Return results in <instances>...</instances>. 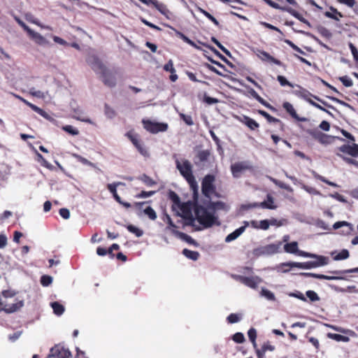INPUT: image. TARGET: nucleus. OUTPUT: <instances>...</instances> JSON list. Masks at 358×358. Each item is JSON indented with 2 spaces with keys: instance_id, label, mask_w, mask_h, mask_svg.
Masks as SVG:
<instances>
[{
  "instance_id": "34",
  "label": "nucleus",
  "mask_w": 358,
  "mask_h": 358,
  "mask_svg": "<svg viewBox=\"0 0 358 358\" xmlns=\"http://www.w3.org/2000/svg\"><path fill=\"white\" fill-rule=\"evenodd\" d=\"M153 6L164 15H166L169 12L166 6L163 3L159 2L157 0L155 1Z\"/></svg>"
},
{
  "instance_id": "5",
  "label": "nucleus",
  "mask_w": 358,
  "mask_h": 358,
  "mask_svg": "<svg viewBox=\"0 0 358 358\" xmlns=\"http://www.w3.org/2000/svg\"><path fill=\"white\" fill-rule=\"evenodd\" d=\"M329 273L338 275L336 276H331V275H327L324 274H318V273H302L301 275L307 277H313L317 279L320 280H344L345 279L343 276H341V275L345 274V273H358V267L347 269V270H336V271H329Z\"/></svg>"
},
{
  "instance_id": "51",
  "label": "nucleus",
  "mask_w": 358,
  "mask_h": 358,
  "mask_svg": "<svg viewBox=\"0 0 358 358\" xmlns=\"http://www.w3.org/2000/svg\"><path fill=\"white\" fill-rule=\"evenodd\" d=\"M308 342H310L315 348V352H318L320 350V345L319 340L315 337H307Z\"/></svg>"
},
{
  "instance_id": "20",
  "label": "nucleus",
  "mask_w": 358,
  "mask_h": 358,
  "mask_svg": "<svg viewBox=\"0 0 358 358\" xmlns=\"http://www.w3.org/2000/svg\"><path fill=\"white\" fill-rule=\"evenodd\" d=\"M89 63L93 71L100 74L107 69L102 62L96 56L92 57V59L89 61Z\"/></svg>"
},
{
  "instance_id": "23",
  "label": "nucleus",
  "mask_w": 358,
  "mask_h": 358,
  "mask_svg": "<svg viewBox=\"0 0 358 358\" xmlns=\"http://www.w3.org/2000/svg\"><path fill=\"white\" fill-rule=\"evenodd\" d=\"M240 122L247 126L250 130L255 131L259 129V124L255 120L247 115H243L241 118H240Z\"/></svg>"
},
{
  "instance_id": "26",
  "label": "nucleus",
  "mask_w": 358,
  "mask_h": 358,
  "mask_svg": "<svg viewBox=\"0 0 358 358\" xmlns=\"http://www.w3.org/2000/svg\"><path fill=\"white\" fill-rule=\"evenodd\" d=\"M285 11L289 13L290 15L298 19L300 22L307 24L308 27H310V22L303 17L301 14H300L298 11L294 9L287 7V8H285Z\"/></svg>"
},
{
  "instance_id": "31",
  "label": "nucleus",
  "mask_w": 358,
  "mask_h": 358,
  "mask_svg": "<svg viewBox=\"0 0 358 358\" xmlns=\"http://www.w3.org/2000/svg\"><path fill=\"white\" fill-rule=\"evenodd\" d=\"M51 307L53 309V312L55 314L57 315H61L64 312V307L63 305L59 303L57 301H55L51 303Z\"/></svg>"
},
{
  "instance_id": "14",
  "label": "nucleus",
  "mask_w": 358,
  "mask_h": 358,
  "mask_svg": "<svg viewBox=\"0 0 358 358\" xmlns=\"http://www.w3.org/2000/svg\"><path fill=\"white\" fill-rule=\"evenodd\" d=\"M118 185H125V184L123 182H114L112 184H108L107 189L113 194V198L117 203H119L120 204H121L126 208H131V203L129 202L123 201L121 199V197L117 194L116 188Z\"/></svg>"
},
{
  "instance_id": "40",
  "label": "nucleus",
  "mask_w": 358,
  "mask_h": 358,
  "mask_svg": "<svg viewBox=\"0 0 358 358\" xmlns=\"http://www.w3.org/2000/svg\"><path fill=\"white\" fill-rule=\"evenodd\" d=\"M140 180L147 186L151 187L156 184V182L146 174H143L140 177Z\"/></svg>"
},
{
  "instance_id": "45",
  "label": "nucleus",
  "mask_w": 358,
  "mask_h": 358,
  "mask_svg": "<svg viewBox=\"0 0 358 358\" xmlns=\"http://www.w3.org/2000/svg\"><path fill=\"white\" fill-rule=\"evenodd\" d=\"M169 198L170 200H171L173 201V203L175 205H177L178 206H179L181 204L180 199L175 192L170 191L169 192Z\"/></svg>"
},
{
  "instance_id": "27",
  "label": "nucleus",
  "mask_w": 358,
  "mask_h": 358,
  "mask_svg": "<svg viewBox=\"0 0 358 358\" xmlns=\"http://www.w3.org/2000/svg\"><path fill=\"white\" fill-rule=\"evenodd\" d=\"M284 250L287 253L297 254V252L299 250L298 243L296 241H293L291 243H286L284 245Z\"/></svg>"
},
{
  "instance_id": "62",
  "label": "nucleus",
  "mask_w": 358,
  "mask_h": 358,
  "mask_svg": "<svg viewBox=\"0 0 358 358\" xmlns=\"http://www.w3.org/2000/svg\"><path fill=\"white\" fill-rule=\"evenodd\" d=\"M164 70L166 71H169L170 73H173L176 71L175 68L173 67V64L171 59H170L166 64H164L163 67Z\"/></svg>"
},
{
  "instance_id": "17",
  "label": "nucleus",
  "mask_w": 358,
  "mask_h": 358,
  "mask_svg": "<svg viewBox=\"0 0 358 358\" xmlns=\"http://www.w3.org/2000/svg\"><path fill=\"white\" fill-rule=\"evenodd\" d=\"M245 88L247 89V92L248 95L255 99L257 101H259L260 103H262L263 106L270 109L273 112L276 111L275 108H274L268 102H267L263 98H262L253 88L250 87V86H245Z\"/></svg>"
},
{
  "instance_id": "54",
  "label": "nucleus",
  "mask_w": 358,
  "mask_h": 358,
  "mask_svg": "<svg viewBox=\"0 0 358 358\" xmlns=\"http://www.w3.org/2000/svg\"><path fill=\"white\" fill-rule=\"evenodd\" d=\"M180 117L188 126L194 124V122L191 115L180 113Z\"/></svg>"
},
{
  "instance_id": "56",
  "label": "nucleus",
  "mask_w": 358,
  "mask_h": 358,
  "mask_svg": "<svg viewBox=\"0 0 358 358\" xmlns=\"http://www.w3.org/2000/svg\"><path fill=\"white\" fill-rule=\"evenodd\" d=\"M288 295L291 297H294L298 299H300L303 301H307L306 298L304 296V295L299 291H295L294 292H290L288 294Z\"/></svg>"
},
{
  "instance_id": "39",
  "label": "nucleus",
  "mask_w": 358,
  "mask_h": 358,
  "mask_svg": "<svg viewBox=\"0 0 358 358\" xmlns=\"http://www.w3.org/2000/svg\"><path fill=\"white\" fill-rule=\"evenodd\" d=\"M199 10L209 19L215 26L218 27H220V22L210 13L201 8H199Z\"/></svg>"
},
{
  "instance_id": "28",
  "label": "nucleus",
  "mask_w": 358,
  "mask_h": 358,
  "mask_svg": "<svg viewBox=\"0 0 358 358\" xmlns=\"http://www.w3.org/2000/svg\"><path fill=\"white\" fill-rule=\"evenodd\" d=\"M257 113L265 117L266 120L270 123H280L283 124L279 119L271 116L270 114L263 110H258Z\"/></svg>"
},
{
  "instance_id": "32",
  "label": "nucleus",
  "mask_w": 358,
  "mask_h": 358,
  "mask_svg": "<svg viewBox=\"0 0 358 358\" xmlns=\"http://www.w3.org/2000/svg\"><path fill=\"white\" fill-rule=\"evenodd\" d=\"M248 336L254 348H257V330L254 327H251L248 331Z\"/></svg>"
},
{
  "instance_id": "30",
  "label": "nucleus",
  "mask_w": 358,
  "mask_h": 358,
  "mask_svg": "<svg viewBox=\"0 0 358 358\" xmlns=\"http://www.w3.org/2000/svg\"><path fill=\"white\" fill-rule=\"evenodd\" d=\"M327 336L338 342H348L350 341L349 337L337 334L328 333Z\"/></svg>"
},
{
  "instance_id": "9",
  "label": "nucleus",
  "mask_w": 358,
  "mask_h": 358,
  "mask_svg": "<svg viewBox=\"0 0 358 358\" xmlns=\"http://www.w3.org/2000/svg\"><path fill=\"white\" fill-rule=\"evenodd\" d=\"M142 123L144 129L152 134L166 131L168 129V124L166 123L156 122L145 119L142 120Z\"/></svg>"
},
{
  "instance_id": "37",
  "label": "nucleus",
  "mask_w": 358,
  "mask_h": 358,
  "mask_svg": "<svg viewBox=\"0 0 358 358\" xmlns=\"http://www.w3.org/2000/svg\"><path fill=\"white\" fill-rule=\"evenodd\" d=\"M260 295L262 296L265 297L266 299H267L269 301H275V296L274 294L266 288L262 289V290L260 292Z\"/></svg>"
},
{
  "instance_id": "61",
  "label": "nucleus",
  "mask_w": 358,
  "mask_h": 358,
  "mask_svg": "<svg viewBox=\"0 0 358 358\" xmlns=\"http://www.w3.org/2000/svg\"><path fill=\"white\" fill-rule=\"evenodd\" d=\"M339 79L345 87H351L353 85L352 80L347 76L341 77Z\"/></svg>"
},
{
  "instance_id": "52",
  "label": "nucleus",
  "mask_w": 358,
  "mask_h": 358,
  "mask_svg": "<svg viewBox=\"0 0 358 358\" xmlns=\"http://www.w3.org/2000/svg\"><path fill=\"white\" fill-rule=\"evenodd\" d=\"M211 41L222 51L224 52L227 55L230 56L231 53L230 52L224 48L218 41L216 38L212 37Z\"/></svg>"
},
{
  "instance_id": "21",
  "label": "nucleus",
  "mask_w": 358,
  "mask_h": 358,
  "mask_svg": "<svg viewBox=\"0 0 358 358\" xmlns=\"http://www.w3.org/2000/svg\"><path fill=\"white\" fill-rule=\"evenodd\" d=\"M282 107L288 113L290 116L295 119L297 121L299 122H305L306 120V118L305 117H300L298 114L296 113L295 109L294 108L293 106L289 103V102H284L282 104Z\"/></svg>"
},
{
  "instance_id": "7",
  "label": "nucleus",
  "mask_w": 358,
  "mask_h": 358,
  "mask_svg": "<svg viewBox=\"0 0 358 358\" xmlns=\"http://www.w3.org/2000/svg\"><path fill=\"white\" fill-rule=\"evenodd\" d=\"M194 200L193 201H187L181 203L179 208L181 211L180 216L187 221L188 224H193L195 218L192 215V210H194Z\"/></svg>"
},
{
  "instance_id": "41",
  "label": "nucleus",
  "mask_w": 358,
  "mask_h": 358,
  "mask_svg": "<svg viewBox=\"0 0 358 358\" xmlns=\"http://www.w3.org/2000/svg\"><path fill=\"white\" fill-rule=\"evenodd\" d=\"M350 253L348 250L343 249L336 256L334 257V259L336 261L346 259L349 257Z\"/></svg>"
},
{
  "instance_id": "22",
  "label": "nucleus",
  "mask_w": 358,
  "mask_h": 358,
  "mask_svg": "<svg viewBox=\"0 0 358 358\" xmlns=\"http://www.w3.org/2000/svg\"><path fill=\"white\" fill-rule=\"evenodd\" d=\"M340 151L352 157H358V144L343 145L339 148Z\"/></svg>"
},
{
  "instance_id": "49",
  "label": "nucleus",
  "mask_w": 358,
  "mask_h": 358,
  "mask_svg": "<svg viewBox=\"0 0 358 358\" xmlns=\"http://www.w3.org/2000/svg\"><path fill=\"white\" fill-rule=\"evenodd\" d=\"M104 110L106 115L109 118H113L115 116L116 113L113 108H112L108 104L106 103L104 106Z\"/></svg>"
},
{
  "instance_id": "4",
  "label": "nucleus",
  "mask_w": 358,
  "mask_h": 358,
  "mask_svg": "<svg viewBox=\"0 0 358 358\" xmlns=\"http://www.w3.org/2000/svg\"><path fill=\"white\" fill-rule=\"evenodd\" d=\"M315 261H308L306 262H292L290 264H284V266H288L289 267H296L302 269H310L313 268H317L319 266H324L328 264L329 258L324 256L317 255Z\"/></svg>"
},
{
  "instance_id": "1",
  "label": "nucleus",
  "mask_w": 358,
  "mask_h": 358,
  "mask_svg": "<svg viewBox=\"0 0 358 358\" xmlns=\"http://www.w3.org/2000/svg\"><path fill=\"white\" fill-rule=\"evenodd\" d=\"M194 211L196 219L204 228H209L216 224L217 217L214 213L208 211V207L203 206L198 203L199 194L196 199H194Z\"/></svg>"
},
{
  "instance_id": "24",
  "label": "nucleus",
  "mask_w": 358,
  "mask_h": 358,
  "mask_svg": "<svg viewBox=\"0 0 358 358\" xmlns=\"http://www.w3.org/2000/svg\"><path fill=\"white\" fill-rule=\"evenodd\" d=\"M17 98L22 101L23 102L24 104H26L27 106H29L30 108H31L34 111H35L36 113H37L38 114H39L40 115H41L42 117H48V114L47 113L43 110L42 108L38 107L37 106L29 102L27 100L24 99V98L20 96H17Z\"/></svg>"
},
{
  "instance_id": "48",
  "label": "nucleus",
  "mask_w": 358,
  "mask_h": 358,
  "mask_svg": "<svg viewBox=\"0 0 358 358\" xmlns=\"http://www.w3.org/2000/svg\"><path fill=\"white\" fill-rule=\"evenodd\" d=\"M267 5L271 6L273 8L280 10L282 11H285V8H287V7L280 6L278 3L274 2L272 0H263Z\"/></svg>"
},
{
  "instance_id": "55",
  "label": "nucleus",
  "mask_w": 358,
  "mask_h": 358,
  "mask_svg": "<svg viewBox=\"0 0 358 358\" xmlns=\"http://www.w3.org/2000/svg\"><path fill=\"white\" fill-rule=\"evenodd\" d=\"M277 80L281 86H289L291 87H293V85L289 82L283 76H278Z\"/></svg>"
},
{
  "instance_id": "8",
  "label": "nucleus",
  "mask_w": 358,
  "mask_h": 358,
  "mask_svg": "<svg viewBox=\"0 0 358 358\" xmlns=\"http://www.w3.org/2000/svg\"><path fill=\"white\" fill-rule=\"evenodd\" d=\"M125 136L131 141L134 147L137 149L139 153L143 157H148L150 154L144 146L143 142L138 138L137 134H135L133 130H130L126 133Z\"/></svg>"
},
{
  "instance_id": "57",
  "label": "nucleus",
  "mask_w": 358,
  "mask_h": 358,
  "mask_svg": "<svg viewBox=\"0 0 358 358\" xmlns=\"http://www.w3.org/2000/svg\"><path fill=\"white\" fill-rule=\"evenodd\" d=\"M75 157L77 159V160L78 162H80V163H82L83 164L87 165V166H92V167L94 166V164L92 163L91 162H90L86 158H85V157H82L80 155H75Z\"/></svg>"
},
{
  "instance_id": "42",
  "label": "nucleus",
  "mask_w": 358,
  "mask_h": 358,
  "mask_svg": "<svg viewBox=\"0 0 358 358\" xmlns=\"http://www.w3.org/2000/svg\"><path fill=\"white\" fill-rule=\"evenodd\" d=\"M143 212L151 220L157 219V213L152 207L148 206L144 209Z\"/></svg>"
},
{
  "instance_id": "36",
  "label": "nucleus",
  "mask_w": 358,
  "mask_h": 358,
  "mask_svg": "<svg viewBox=\"0 0 358 358\" xmlns=\"http://www.w3.org/2000/svg\"><path fill=\"white\" fill-rule=\"evenodd\" d=\"M242 315L238 313H231L227 317V321L229 324H234L241 321Z\"/></svg>"
},
{
  "instance_id": "43",
  "label": "nucleus",
  "mask_w": 358,
  "mask_h": 358,
  "mask_svg": "<svg viewBox=\"0 0 358 358\" xmlns=\"http://www.w3.org/2000/svg\"><path fill=\"white\" fill-rule=\"evenodd\" d=\"M313 175L315 178H316V179H317V180H320V181H322V182H324V183H326V184H327V185H330L331 187H338V185L336 183L328 180L324 177L319 175L318 173H317L315 171L313 172Z\"/></svg>"
},
{
  "instance_id": "47",
  "label": "nucleus",
  "mask_w": 358,
  "mask_h": 358,
  "mask_svg": "<svg viewBox=\"0 0 358 358\" xmlns=\"http://www.w3.org/2000/svg\"><path fill=\"white\" fill-rule=\"evenodd\" d=\"M233 341L236 343H243L245 342V336L243 333L237 332L232 336Z\"/></svg>"
},
{
  "instance_id": "58",
  "label": "nucleus",
  "mask_w": 358,
  "mask_h": 358,
  "mask_svg": "<svg viewBox=\"0 0 358 358\" xmlns=\"http://www.w3.org/2000/svg\"><path fill=\"white\" fill-rule=\"evenodd\" d=\"M29 93L31 96H36L37 98H41V99L44 98L43 92H42L41 91H39V90H36V89L34 87L30 88Z\"/></svg>"
},
{
  "instance_id": "2",
  "label": "nucleus",
  "mask_w": 358,
  "mask_h": 358,
  "mask_svg": "<svg viewBox=\"0 0 358 358\" xmlns=\"http://www.w3.org/2000/svg\"><path fill=\"white\" fill-rule=\"evenodd\" d=\"M177 168L180 171V174L185 178L192 188L194 191V198L196 199L198 186L192 173V167L190 162L188 160H185L182 164L178 162Z\"/></svg>"
},
{
  "instance_id": "11",
  "label": "nucleus",
  "mask_w": 358,
  "mask_h": 358,
  "mask_svg": "<svg viewBox=\"0 0 358 358\" xmlns=\"http://www.w3.org/2000/svg\"><path fill=\"white\" fill-rule=\"evenodd\" d=\"M233 278L240 282L241 283L252 288V289H257L258 287V285L262 282V279L257 276H251V277H247L240 275H233Z\"/></svg>"
},
{
  "instance_id": "44",
  "label": "nucleus",
  "mask_w": 358,
  "mask_h": 358,
  "mask_svg": "<svg viewBox=\"0 0 358 358\" xmlns=\"http://www.w3.org/2000/svg\"><path fill=\"white\" fill-rule=\"evenodd\" d=\"M127 229L129 232L134 234L137 237L143 236V231L132 224L127 225Z\"/></svg>"
},
{
  "instance_id": "13",
  "label": "nucleus",
  "mask_w": 358,
  "mask_h": 358,
  "mask_svg": "<svg viewBox=\"0 0 358 358\" xmlns=\"http://www.w3.org/2000/svg\"><path fill=\"white\" fill-rule=\"evenodd\" d=\"M299 90H296L295 91V94L299 97V98H301L304 100H306V101H308L309 103H310V101H313V100L311 99V98H313L315 99H316L317 101L321 102L322 104H324L325 106H327L329 108H334L332 106L329 105L328 103H327L326 101L322 100L320 97H318L317 96H315L314 94H313L312 93H310L308 90L302 87H300L299 86Z\"/></svg>"
},
{
  "instance_id": "53",
  "label": "nucleus",
  "mask_w": 358,
  "mask_h": 358,
  "mask_svg": "<svg viewBox=\"0 0 358 358\" xmlns=\"http://www.w3.org/2000/svg\"><path fill=\"white\" fill-rule=\"evenodd\" d=\"M52 282V278L50 275H44L41 278V283L43 286L47 287Z\"/></svg>"
},
{
  "instance_id": "59",
  "label": "nucleus",
  "mask_w": 358,
  "mask_h": 358,
  "mask_svg": "<svg viewBox=\"0 0 358 358\" xmlns=\"http://www.w3.org/2000/svg\"><path fill=\"white\" fill-rule=\"evenodd\" d=\"M155 193V191H142L139 194L136 195V198L141 199V198H147L149 196H151L154 195Z\"/></svg>"
},
{
  "instance_id": "46",
  "label": "nucleus",
  "mask_w": 358,
  "mask_h": 358,
  "mask_svg": "<svg viewBox=\"0 0 358 358\" xmlns=\"http://www.w3.org/2000/svg\"><path fill=\"white\" fill-rule=\"evenodd\" d=\"M62 129L66 132L71 134L73 136H76L79 134V131L78 129L73 127L71 125H66L62 127Z\"/></svg>"
},
{
  "instance_id": "60",
  "label": "nucleus",
  "mask_w": 358,
  "mask_h": 358,
  "mask_svg": "<svg viewBox=\"0 0 358 358\" xmlns=\"http://www.w3.org/2000/svg\"><path fill=\"white\" fill-rule=\"evenodd\" d=\"M16 22L18 23V24L23 28L24 30H25L29 34H33V31L20 18L15 17Z\"/></svg>"
},
{
  "instance_id": "10",
  "label": "nucleus",
  "mask_w": 358,
  "mask_h": 358,
  "mask_svg": "<svg viewBox=\"0 0 358 358\" xmlns=\"http://www.w3.org/2000/svg\"><path fill=\"white\" fill-rule=\"evenodd\" d=\"M71 352L64 346L57 344L52 347L46 358H71Z\"/></svg>"
},
{
  "instance_id": "50",
  "label": "nucleus",
  "mask_w": 358,
  "mask_h": 358,
  "mask_svg": "<svg viewBox=\"0 0 358 358\" xmlns=\"http://www.w3.org/2000/svg\"><path fill=\"white\" fill-rule=\"evenodd\" d=\"M306 295L310 299V301H317L320 300V297L313 290H308L306 292Z\"/></svg>"
},
{
  "instance_id": "6",
  "label": "nucleus",
  "mask_w": 358,
  "mask_h": 358,
  "mask_svg": "<svg viewBox=\"0 0 358 358\" xmlns=\"http://www.w3.org/2000/svg\"><path fill=\"white\" fill-rule=\"evenodd\" d=\"M282 242L279 241L276 243L268 244L264 246H259L252 250L255 257L269 256L280 252Z\"/></svg>"
},
{
  "instance_id": "33",
  "label": "nucleus",
  "mask_w": 358,
  "mask_h": 358,
  "mask_svg": "<svg viewBox=\"0 0 358 358\" xmlns=\"http://www.w3.org/2000/svg\"><path fill=\"white\" fill-rule=\"evenodd\" d=\"M257 351L259 352L260 353L265 355L266 351H274L275 348L274 345H271L269 341H267L264 343L261 349L255 348Z\"/></svg>"
},
{
  "instance_id": "3",
  "label": "nucleus",
  "mask_w": 358,
  "mask_h": 358,
  "mask_svg": "<svg viewBox=\"0 0 358 358\" xmlns=\"http://www.w3.org/2000/svg\"><path fill=\"white\" fill-rule=\"evenodd\" d=\"M215 181V176L212 174H207L201 181L202 194L208 200H211L212 195L218 198L220 197V194L216 192Z\"/></svg>"
},
{
  "instance_id": "29",
  "label": "nucleus",
  "mask_w": 358,
  "mask_h": 358,
  "mask_svg": "<svg viewBox=\"0 0 358 358\" xmlns=\"http://www.w3.org/2000/svg\"><path fill=\"white\" fill-rule=\"evenodd\" d=\"M182 253L188 259L196 261L199 257V253L197 251L190 250L185 248Z\"/></svg>"
},
{
  "instance_id": "64",
  "label": "nucleus",
  "mask_w": 358,
  "mask_h": 358,
  "mask_svg": "<svg viewBox=\"0 0 358 358\" xmlns=\"http://www.w3.org/2000/svg\"><path fill=\"white\" fill-rule=\"evenodd\" d=\"M349 48L351 50V52L354 57V59L357 62H358V50H357V48L351 43L349 44Z\"/></svg>"
},
{
  "instance_id": "16",
  "label": "nucleus",
  "mask_w": 358,
  "mask_h": 358,
  "mask_svg": "<svg viewBox=\"0 0 358 358\" xmlns=\"http://www.w3.org/2000/svg\"><path fill=\"white\" fill-rule=\"evenodd\" d=\"M101 78L105 85L109 87H113L116 85L115 76L108 69L101 73Z\"/></svg>"
},
{
  "instance_id": "35",
  "label": "nucleus",
  "mask_w": 358,
  "mask_h": 358,
  "mask_svg": "<svg viewBox=\"0 0 358 358\" xmlns=\"http://www.w3.org/2000/svg\"><path fill=\"white\" fill-rule=\"evenodd\" d=\"M330 10L332 11V13H331V12L325 13V15L327 17H329V18L335 20H338L339 19L337 17L336 15H335V14L338 15L340 17H343V15L341 14V13L338 12L336 8H335L334 7H331Z\"/></svg>"
},
{
  "instance_id": "25",
  "label": "nucleus",
  "mask_w": 358,
  "mask_h": 358,
  "mask_svg": "<svg viewBox=\"0 0 358 358\" xmlns=\"http://www.w3.org/2000/svg\"><path fill=\"white\" fill-rule=\"evenodd\" d=\"M247 169L248 166H245L243 162L235 163L231 166V171L234 178H238L239 173L242 171L245 170Z\"/></svg>"
},
{
  "instance_id": "19",
  "label": "nucleus",
  "mask_w": 358,
  "mask_h": 358,
  "mask_svg": "<svg viewBox=\"0 0 358 358\" xmlns=\"http://www.w3.org/2000/svg\"><path fill=\"white\" fill-rule=\"evenodd\" d=\"M273 203H274V199H273V196L270 194H268L266 196V201H264L261 203H253L252 204H251V207H253V208L260 207L262 208L273 210L277 208V206L274 205Z\"/></svg>"
},
{
  "instance_id": "18",
  "label": "nucleus",
  "mask_w": 358,
  "mask_h": 358,
  "mask_svg": "<svg viewBox=\"0 0 358 358\" xmlns=\"http://www.w3.org/2000/svg\"><path fill=\"white\" fill-rule=\"evenodd\" d=\"M257 56L259 59H260L262 62H266L269 63H273L278 66H283L285 65L278 59L274 58L273 56H271L269 53L267 52L262 50H258L257 52Z\"/></svg>"
},
{
  "instance_id": "12",
  "label": "nucleus",
  "mask_w": 358,
  "mask_h": 358,
  "mask_svg": "<svg viewBox=\"0 0 358 358\" xmlns=\"http://www.w3.org/2000/svg\"><path fill=\"white\" fill-rule=\"evenodd\" d=\"M23 306V302L18 301L15 303H8L7 296H4V299L0 297V312L4 311L7 313H11L17 311Z\"/></svg>"
},
{
  "instance_id": "63",
  "label": "nucleus",
  "mask_w": 358,
  "mask_h": 358,
  "mask_svg": "<svg viewBox=\"0 0 358 358\" xmlns=\"http://www.w3.org/2000/svg\"><path fill=\"white\" fill-rule=\"evenodd\" d=\"M259 229L267 230L269 228L268 220H263L259 222Z\"/></svg>"
},
{
  "instance_id": "15",
  "label": "nucleus",
  "mask_w": 358,
  "mask_h": 358,
  "mask_svg": "<svg viewBox=\"0 0 358 358\" xmlns=\"http://www.w3.org/2000/svg\"><path fill=\"white\" fill-rule=\"evenodd\" d=\"M208 208L213 212L217 210L228 211L230 208L229 206L222 201H212L208 200L206 202H203Z\"/></svg>"
},
{
  "instance_id": "38",
  "label": "nucleus",
  "mask_w": 358,
  "mask_h": 358,
  "mask_svg": "<svg viewBox=\"0 0 358 358\" xmlns=\"http://www.w3.org/2000/svg\"><path fill=\"white\" fill-rule=\"evenodd\" d=\"M209 156L210 152L207 150H201L196 155V157L198 158L200 162H204L207 161Z\"/></svg>"
}]
</instances>
